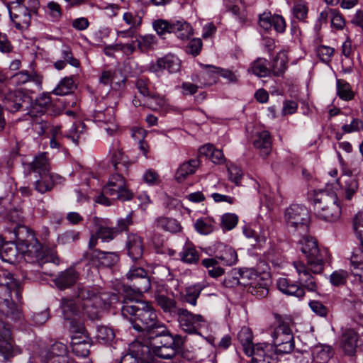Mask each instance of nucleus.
I'll list each match as a JSON object with an SVG mask.
<instances>
[{"instance_id":"nucleus-3","label":"nucleus","mask_w":363,"mask_h":363,"mask_svg":"<svg viewBox=\"0 0 363 363\" xmlns=\"http://www.w3.org/2000/svg\"><path fill=\"white\" fill-rule=\"evenodd\" d=\"M0 290L4 292L0 296V309L7 316L13 320H20L22 317L21 310L11 300V293L14 291L18 301L21 298V287L10 273L4 272L0 275Z\"/></svg>"},{"instance_id":"nucleus-10","label":"nucleus","mask_w":363,"mask_h":363,"mask_svg":"<svg viewBox=\"0 0 363 363\" xmlns=\"http://www.w3.org/2000/svg\"><path fill=\"white\" fill-rule=\"evenodd\" d=\"M179 335L175 337L172 335L165 336L160 340H155L154 342L150 344L153 353L155 356L165 359L173 358L178 352L177 340H180Z\"/></svg>"},{"instance_id":"nucleus-62","label":"nucleus","mask_w":363,"mask_h":363,"mask_svg":"<svg viewBox=\"0 0 363 363\" xmlns=\"http://www.w3.org/2000/svg\"><path fill=\"white\" fill-rule=\"evenodd\" d=\"M349 274L346 271H335L330 275V282L333 286H338L346 283Z\"/></svg>"},{"instance_id":"nucleus-33","label":"nucleus","mask_w":363,"mask_h":363,"mask_svg":"<svg viewBox=\"0 0 363 363\" xmlns=\"http://www.w3.org/2000/svg\"><path fill=\"white\" fill-rule=\"evenodd\" d=\"M10 16L17 29L24 30L29 27L30 14L26 8H20L18 13L10 12Z\"/></svg>"},{"instance_id":"nucleus-51","label":"nucleus","mask_w":363,"mask_h":363,"mask_svg":"<svg viewBox=\"0 0 363 363\" xmlns=\"http://www.w3.org/2000/svg\"><path fill=\"white\" fill-rule=\"evenodd\" d=\"M251 69L253 74L259 77H266L270 73V69L267 67L266 61L262 59L255 60Z\"/></svg>"},{"instance_id":"nucleus-46","label":"nucleus","mask_w":363,"mask_h":363,"mask_svg":"<svg viewBox=\"0 0 363 363\" xmlns=\"http://www.w3.org/2000/svg\"><path fill=\"white\" fill-rule=\"evenodd\" d=\"M59 357H64L65 359H69L67 346L61 342L53 344L45 356V357L50 358H57Z\"/></svg>"},{"instance_id":"nucleus-18","label":"nucleus","mask_w":363,"mask_h":363,"mask_svg":"<svg viewBox=\"0 0 363 363\" xmlns=\"http://www.w3.org/2000/svg\"><path fill=\"white\" fill-rule=\"evenodd\" d=\"M129 351L133 354L140 363L156 362L153 351L150 347L140 341H134L130 345Z\"/></svg>"},{"instance_id":"nucleus-7","label":"nucleus","mask_w":363,"mask_h":363,"mask_svg":"<svg viewBox=\"0 0 363 363\" xmlns=\"http://www.w3.org/2000/svg\"><path fill=\"white\" fill-rule=\"evenodd\" d=\"M284 218L288 228L299 231L300 235L308 231L310 216L308 209L298 204H293L286 208Z\"/></svg>"},{"instance_id":"nucleus-8","label":"nucleus","mask_w":363,"mask_h":363,"mask_svg":"<svg viewBox=\"0 0 363 363\" xmlns=\"http://www.w3.org/2000/svg\"><path fill=\"white\" fill-rule=\"evenodd\" d=\"M127 173L116 172L112 174L103 188V192L106 195L112 197L113 199L122 201L130 200L133 197V193L128 189L124 175Z\"/></svg>"},{"instance_id":"nucleus-11","label":"nucleus","mask_w":363,"mask_h":363,"mask_svg":"<svg viewBox=\"0 0 363 363\" xmlns=\"http://www.w3.org/2000/svg\"><path fill=\"white\" fill-rule=\"evenodd\" d=\"M174 315L177 316V320L180 328L188 333H196L203 323L204 318L199 314H194L186 308H180Z\"/></svg>"},{"instance_id":"nucleus-44","label":"nucleus","mask_w":363,"mask_h":363,"mask_svg":"<svg viewBox=\"0 0 363 363\" xmlns=\"http://www.w3.org/2000/svg\"><path fill=\"white\" fill-rule=\"evenodd\" d=\"M172 33H175L177 38L185 40L192 35V28L188 23L177 21L174 23Z\"/></svg>"},{"instance_id":"nucleus-13","label":"nucleus","mask_w":363,"mask_h":363,"mask_svg":"<svg viewBox=\"0 0 363 363\" xmlns=\"http://www.w3.org/2000/svg\"><path fill=\"white\" fill-rule=\"evenodd\" d=\"M95 121L98 127L105 130L108 135H113L118 130L115 121V111L113 108H108L104 111H99L95 115Z\"/></svg>"},{"instance_id":"nucleus-41","label":"nucleus","mask_w":363,"mask_h":363,"mask_svg":"<svg viewBox=\"0 0 363 363\" xmlns=\"http://www.w3.org/2000/svg\"><path fill=\"white\" fill-rule=\"evenodd\" d=\"M116 299L115 294H109L106 292H99L97 289L92 299V303L95 304L101 309L104 308L106 305L110 304L112 301Z\"/></svg>"},{"instance_id":"nucleus-5","label":"nucleus","mask_w":363,"mask_h":363,"mask_svg":"<svg viewBox=\"0 0 363 363\" xmlns=\"http://www.w3.org/2000/svg\"><path fill=\"white\" fill-rule=\"evenodd\" d=\"M300 250L305 255L307 264L306 266L309 272L318 274L323 272L324 261L327 255L325 250H320L316 240L310 236H303L298 242Z\"/></svg>"},{"instance_id":"nucleus-45","label":"nucleus","mask_w":363,"mask_h":363,"mask_svg":"<svg viewBox=\"0 0 363 363\" xmlns=\"http://www.w3.org/2000/svg\"><path fill=\"white\" fill-rule=\"evenodd\" d=\"M180 257L184 262L195 264L199 259V253L194 247L185 245L180 252Z\"/></svg>"},{"instance_id":"nucleus-35","label":"nucleus","mask_w":363,"mask_h":363,"mask_svg":"<svg viewBox=\"0 0 363 363\" xmlns=\"http://www.w3.org/2000/svg\"><path fill=\"white\" fill-rule=\"evenodd\" d=\"M145 332L150 340V344L153 343L156 339L161 340L165 336L172 335L166 326L159 320L157 321L155 325L150 327V328H148Z\"/></svg>"},{"instance_id":"nucleus-53","label":"nucleus","mask_w":363,"mask_h":363,"mask_svg":"<svg viewBox=\"0 0 363 363\" xmlns=\"http://www.w3.org/2000/svg\"><path fill=\"white\" fill-rule=\"evenodd\" d=\"M238 217L234 213H227L221 217V227L226 230L233 229L238 224Z\"/></svg>"},{"instance_id":"nucleus-24","label":"nucleus","mask_w":363,"mask_h":363,"mask_svg":"<svg viewBox=\"0 0 363 363\" xmlns=\"http://www.w3.org/2000/svg\"><path fill=\"white\" fill-rule=\"evenodd\" d=\"M126 247L128 255L134 261L142 258L144 252V245L142 238L135 234L128 235Z\"/></svg>"},{"instance_id":"nucleus-50","label":"nucleus","mask_w":363,"mask_h":363,"mask_svg":"<svg viewBox=\"0 0 363 363\" xmlns=\"http://www.w3.org/2000/svg\"><path fill=\"white\" fill-rule=\"evenodd\" d=\"M203 67L209 69L208 74L211 76L214 74H220L223 77L227 79L230 82H234L237 80L234 73L229 69H223L210 65H203Z\"/></svg>"},{"instance_id":"nucleus-14","label":"nucleus","mask_w":363,"mask_h":363,"mask_svg":"<svg viewBox=\"0 0 363 363\" xmlns=\"http://www.w3.org/2000/svg\"><path fill=\"white\" fill-rule=\"evenodd\" d=\"M18 352V349L13 346L10 330L0 320V353L9 359Z\"/></svg>"},{"instance_id":"nucleus-27","label":"nucleus","mask_w":363,"mask_h":363,"mask_svg":"<svg viewBox=\"0 0 363 363\" xmlns=\"http://www.w3.org/2000/svg\"><path fill=\"white\" fill-rule=\"evenodd\" d=\"M157 305L163 311V312L174 315L177 311L180 308L177 307V301L167 295L155 292L154 295Z\"/></svg>"},{"instance_id":"nucleus-61","label":"nucleus","mask_w":363,"mask_h":363,"mask_svg":"<svg viewBox=\"0 0 363 363\" xmlns=\"http://www.w3.org/2000/svg\"><path fill=\"white\" fill-rule=\"evenodd\" d=\"M96 233L99 238L105 241L112 240L118 235L114 228L102 225L99 227Z\"/></svg>"},{"instance_id":"nucleus-28","label":"nucleus","mask_w":363,"mask_h":363,"mask_svg":"<svg viewBox=\"0 0 363 363\" xmlns=\"http://www.w3.org/2000/svg\"><path fill=\"white\" fill-rule=\"evenodd\" d=\"M199 164L200 161L198 158L191 159L188 162L182 163L175 173V179L178 182H182L189 175L196 172Z\"/></svg>"},{"instance_id":"nucleus-36","label":"nucleus","mask_w":363,"mask_h":363,"mask_svg":"<svg viewBox=\"0 0 363 363\" xmlns=\"http://www.w3.org/2000/svg\"><path fill=\"white\" fill-rule=\"evenodd\" d=\"M238 338L241 343L245 353L248 355L256 349L252 343V334L249 328H242L238 334Z\"/></svg>"},{"instance_id":"nucleus-39","label":"nucleus","mask_w":363,"mask_h":363,"mask_svg":"<svg viewBox=\"0 0 363 363\" xmlns=\"http://www.w3.org/2000/svg\"><path fill=\"white\" fill-rule=\"evenodd\" d=\"M31 166L33 172L39 173L40 175L48 174L50 167L46 153L36 156Z\"/></svg>"},{"instance_id":"nucleus-32","label":"nucleus","mask_w":363,"mask_h":363,"mask_svg":"<svg viewBox=\"0 0 363 363\" xmlns=\"http://www.w3.org/2000/svg\"><path fill=\"white\" fill-rule=\"evenodd\" d=\"M60 306L64 318L66 320L72 319L74 317H79L82 313L80 307L77 305L74 300L71 298H62Z\"/></svg>"},{"instance_id":"nucleus-25","label":"nucleus","mask_w":363,"mask_h":363,"mask_svg":"<svg viewBox=\"0 0 363 363\" xmlns=\"http://www.w3.org/2000/svg\"><path fill=\"white\" fill-rule=\"evenodd\" d=\"M338 182L341 187L344 189L345 198L350 201L356 195L359 189V182L355 175H342Z\"/></svg>"},{"instance_id":"nucleus-20","label":"nucleus","mask_w":363,"mask_h":363,"mask_svg":"<svg viewBox=\"0 0 363 363\" xmlns=\"http://www.w3.org/2000/svg\"><path fill=\"white\" fill-rule=\"evenodd\" d=\"M148 80L143 79H138L135 82V86L140 94L145 96L148 99L147 106L152 110H156L157 107H161L164 105L163 99L156 94H150L147 87Z\"/></svg>"},{"instance_id":"nucleus-63","label":"nucleus","mask_w":363,"mask_h":363,"mask_svg":"<svg viewBox=\"0 0 363 363\" xmlns=\"http://www.w3.org/2000/svg\"><path fill=\"white\" fill-rule=\"evenodd\" d=\"M114 337V333L112 329L106 326H100L97 328L96 338L104 342L111 341Z\"/></svg>"},{"instance_id":"nucleus-40","label":"nucleus","mask_w":363,"mask_h":363,"mask_svg":"<svg viewBox=\"0 0 363 363\" xmlns=\"http://www.w3.org/2000/svg\"><path fill=\"white\" fill-rule=\"evenodd\" d=\"M337 94L345 101L352 100L354 96V93L350 84L344 79L337 80Z\"/></svg>"},{"instance_id":"nucleus-34","label":"nucleus","mask_w":363,"mask_h":363,"mask_svg":"<svg viewBox=\"0 0 363 363\" xmlns=\"http://www.w3.org/2000/svg\"><path fill=\"white\" fill-rule=\"evenodd\" d=\"M287 63L288 57L286 54L284 52H280L274 58L270 72L276 77L281 76L287 68Z\"/></svg>"},{"instance_id":"nucleus-15","label":"nucleus","mask_w":363,"mask_h":363,"mask_svg":"<svg viewBox=\"0 0 363 363\" xmlns=\"http://www.w3.org/2000/svg\"><path fill=\"white\" fill-rule=\"evenodd\" d=\"M13 233L19 245L26 247V250L31 251L29 247L39 245L33 232L24 225L17 224L13 228Z\"/></svg>"},{"instance_id":"nucleus-58","label":"nucleus","mask_w":363,"mask_h":363,"mask_svg":"<svg viewBox=\"0 0 363 363\" xmlns=\"http://www.w3.org/2000/svg\"><path fill=\"white\" fill-rule=\"evenodd\" d=\"M201 288L200 286L189 287L186 289L184 299L186 303L192 306L196 305L197 299L201 294Z\"/></svg>"},{"instance_id":"nucleus-17","label":"nucleus","mask_w":363,"mask_h":363,"mask_svg":"<svg viewBox=\"0 0 363 363\" xmlns=\"http://www.w3.org/2000/svg\"><path fill=\"white\" fill-rule=\"evenodd\" d=\"M35 247L36 264L42 269L46 264L52 263L55 265L59 264V258L55 249L46 246H33Z\"/></svg>"},{"instance_id":"nucleus-55","label":"nucleus","mask_w":363,"mask_h":363,"mask_svg":"<svg viewBox=\"0 0 363 363\" xmlns=\"http://www.w3.org/2000/svg\"><path fill=\"white\" fill-rule=\"evenodd\" d=\"M308 11L307 3L303 1L296 2L293 6V13L300 21H303L307 17Z\"/></svg>"},{"instance_id":"nucleus-4","label":"nucleus","mask_w":363,"mask_h":363,"mask_svg":"<svg viewBox=\"0 0 363 363\" xmlns=\"http://www.w3.org/2000/svg\"><path fill=\"white\" fill-rule=\"evenodd\" d=\"M314 206L317 216L326 221H336L341 216L337 194L333 191L320 190L316 192Z\"/></svg>"},{"instance_id":"nucleus-21","label":"nucleus","mask_w":363,"mask_h":363,"mask_svg":"<svg viewBox=\"0 0 363 363\" xmlns=\"http://www.w3.org/2000/svg\"><path fill=\"white\" fill-rule=\"evenodd\" d=\"M214 259H217L220 264L232 266L238 260L235 250L230 246L219 243L217 246Z\"/></svg>"},{"instance_id":"nucleus-31","label":"nucleus","mask_w":363,"mask_h":363,"mask_svg":"<svg viewBox=\"0 0 363 363\" xmlns=\"http://www.w3.org/2000/svg\"><path fill=\"white\" fill-rule=\"evenodd\" d=\"M333 354V350L330 346L317 345L312 350L313 361L314 363H328Z\"/></svg>"},{"instance_id":"nucleus-12","label":"nucleus","mask_w":363,"mask_h":363,"mask_svg":"<svg viewBox=\"0 0 363 363\" xmlns=\"http://www.w3.org/2000/svg\"><path fill=\"white\" fill-rule=\"evenodd\" d=\"M84 258L87 260L90 264L96 267H110L116 264L119 260V256L117 253L99 250L86 252L84 255Z\"/></svg>"},{"instance_id":"nucleus-48","label":"nucleus","mask_w":363,"mask_h":363,"mask_svg":"<svg viewBox=\"0 0 363 363\" xmlns=\"http://www.w3.org/2000/svg\"><path fill=\"white\" fill-rule=\"evenodd\" d=\"M91 343L88 340L72 342L73 352L79 357H86L90 352Z\"/></svg>"},{"instance_id":"nucleus-29","label":"nucleus","mask_w":363,"mask_h":363,"mask_svg":"<svg viewBox=\"0 0 363 363\" xmlns=\"http://www.w3.org/2000/svg\"><path fill=\"white\" fill-rule=\"evenodd\" d=\"M254 146L259 149L260 155L263 157L269 155L272 150V140L270 133L268 131H262L257 135L253 141Z\"/></svg>"},{"instance_id":"nucleus-59","label":"nucleus","mask_w":363,"mask_h":363,"mask_svg":"<svg viewBox=\"0 0 363 363\" xmlns=\"http://www.w3.org/2000/svg\"><path fill=\"white\" fill-rule=\"evenodd\" d=\"M84 127V124L82 122L74 123L69 130L68 138H71L75 144H78L80 135L83 133Z\"/></svg>"},{"instance_id":"nucleus-57","label":"nucleus","mask_w":363,"mask_h":363,"mask_svg":"<svg viewBox=\"0 0 363 363\" xmlns=\"http://www.w3.org/2000/svg\"><path fill=\"white\" fill-rule=\"evenodd\" d=\"M133 286L139 294L147 292L151 287L150 279L147 276V274L139 279L135 280V282L133 283Z\"/></svg>"},{"instance_id":"nucleus-23","label":"nucleus","mask_w":363,"mask_h":363,"mask_svg":"<svg viewBox=\"0 0 363 363\" xmlns=\"http://www.w3.org/2000/svg\"><path fill=\"white\" fill-rule=\"evenodd\" d=\"M78 279V272L75 269L69 267L66 270L61 272L54 279V283L59 289L64 290L72 286L77 282Z\"/></svg>"},{"instance_id":"nucleus-43","label":"nucleus","mask_w":363,"mask_h":363,"mask_svg":"<svg viewBox=\"0 0 363 363\" xmlns=\"http://www.w3.org/2000/svg\"><path fill=\"white\" fill-rule=\"evenodd\" d=\"M138 48L142 52H145L154 48L157 40L153 35H140L135 40Z\"/></svg>"},{"instance_id":"nucleus-42","label":"nucleus","mask_w":363,"mask_h":363,"mask_svg":"<svg viewBox=\"0 0 363 363\" xmlns=\"http://www.w3.org/2000/svg\"><path fill=\"white\" fill-rule=\"evenodd\" d=\"M157 225L170 233H177L181 230L179 223L174 218H160L157 220Z\"/></svg>"},{"instance_id":"nucleus-64","label":"nucleus","mask_w":363,"mask_h":363,"mask_svg":"<svg viewBox=\"0 0 363 363\" xmlns=\"http://www.w3.org/2000/svg\"><path fill=\"white\" fill-rule=\"evenodd\" d=\"M330 16L331 18V24L334 28L337 30H342L344 28L345 21L338 11L330 9Z\"/></svg>"},{"instance_id":"nucleus-30","label":"nucleus","mask_w":363,"mask_h":363,"mask_svg":"<svg viewBox=\"0 0 363 363\" xmlns=\"http://www.w3.org/2000/svg\"><path fill=\"white\" fill-rule=\"evenodd\" d=\"M240 283L245 286H248L247 291L258 298L266 297L269 293L267 284L260 278L250 283L245 281Z\"/></svg>"},{"instance_id":"nucleus-2","label":"nucleus","mask_w":363,"mask_h":363,"mask_svg":"<svg viewBox=\"0 0 363 363\" xmlns=\"http://www.w3.org/2000/svg\"><path fill=\"white\" fill-rule=\"evenodd\" d=\"M293 265L298 273L299 284L286 278H280L277 281L278 289L283 294L298 298H302L305 296V289L310 291H315L318 289L317 283L306 264L301 261H295Z\"/></svg>"},{"instance_id":"nucleus-49","label":"nucleus","mask_w":363,"mask_h":363,"mask_svg":"<svg viewBox=\"0 0 363 363\" xmlns=\"http://www.w3.org/2000/svg\"><path fill=\"white\" fill-rule=\"evenodd\" d=\"M53 188V183L50 182L48 174L40 175V178L35 182V189L41 194L50 191Z\"/></svg>"},{"instance_id":"nucleus-60","label":"nucleus","mask_w":363,"mask_h":363,"mask_svg":"<svg viewBox=\"0 0 363 363\" xmlns=\"http://www.w3.org/2000/svg\"><path fill=\"white\" fill-rule=\"evenodd\" d=\"M34 77L35 75L29 74L28 71L23 70L13 74L11 77V79L16 85L20 86L29 81L34 80Z\"/></svg>"},{"instance_id":"nucleus-37","label":"nucleus","mask_w":363,"mask_h":363,"mask_svg":"<svg viewBox=\"0 0 363 363\" xmlns=\"http://www.w3.org/2000/svg\"><path fill=\"white\" fill-rule=\"evenodd\" d=\"M52 100L49 94H43L36 99L34 104L29 109V114L34 116L37 113H45L46 109L51 106Z\"/></svg>"},{"instance_id":"nucleus-26","label":"nucleus","mask_w":363,"mask_h":363,"mask_svg":"<svg viewBox=\"0 0 363 363\" xmlns=\"http://www.w3.org/2000/svg\"><path fill=\"white\" fill-rule=\"evenodd\" d=\"M274 352L269 350L268 346L264 347L257 345L256 349L248 356H251V363H277Z\"/></svg>"},{"instance_id":"nucleus-47","label":"nucleus","mask_w":363,"mask_h":363,"mask_svg":"<svg viewBox=\"0 0 363 363\" xmlns=\"http://www.w3.org/2000/svg\"><path fill=\"white\" fill-rule=\"evenodd\" d=\"M74 86V81L71 77H65L61 80L58 86L53 90L56 95H67L69 94Z\"/></svg>"},{"instance_id":"nucleus-56","label":"nucleus","mask_w":363,"mask_h":363,"mask_svg":"<svg viewBox=\"0 0 363 363\" xmlns=\"http://www.w3.org/2000/svg\"><path fill=\"white\" fill-rule=\"evenodd\" d=\"M173 24L169 23L165 20H158L154 22L153 27L157 33L162 36L166 33H171L173 31Z\"/></svg>"},{"instance_id":"nucleus-54","label":"nucleus","mask_w":363,"mask_h":363,"mask_svg":"<svg viewBox=\"0 0 363 363\" xmlns=\"http://www.w3.org/2000/svg\"><path fill=\"white\" fill-rule=\"evenodd\" d=\"M362 130L363 121L358 118H352L350 123H347L342 126V130L344 133H352Z\"/></svg>"},{"instance_id":"nucleus-6","label":"nucleus","mask_w":363,"mask_h":363,"mask_svg":"<svg viewBox=\"0 0 363 363\" xmlns=\"http://www.w3.org/2000/svg\"><path fill=\"white\" fill-rule=\"evenodd\" d=\"M277 325L271 330L274 354L290 353L294 348V335L288 321L277 318Z\"/></svg>"},{"instance_id":"nucleus-22","label":"nucleus","mask_w":363,"mask_h":363,"mask_svg":"<svg viewBox=\"0 0 363 363\" xmlns=\"http://www.w3.org/2000/svg\"><path fill=\"white\" fill-rule=\"evenodd\" d=\"M180 69V62L178 58L172 55H167L157 60L156 63L150 67V71L157 72L162 69H167L169 72H177Z\"/></svg>"},{"instance_id":"nucleus-16","label":"nucleus","mask_w":363,"mask_h":363,"mask_svg":"<svg viewBox=\"0 0 363 363\" xmlns=\"http://www.w3.org/2000/svg\"><path fill=\"white\" fill-rule=\"evenodd\" d=\"M359 335L354 329L345 330L340 338V347L346 355L353 356L359 346Z\"/></svg>"},{"instance_id":"nucleus-52","label":"nucleus","mask_w":363,"mask_h":363,"mask_svg":"<svg viewBox=\"0 0 363 363\" xmlns=\"http://www.w3.org/2000/svg\"><path fill=\"white\" fill-rule=\"evenodd\" d=\"M83 313L91 320H98L100 318L101 308L97 307L92 302L86 301L83 303Z\"/></svg>"},{"instance_id":"nucleus-1","label":"nucleus","mask_w":363,"mask_h":363,"mask_svg":"<svg viewBox=\"0 0 363 363\" xmlns=\"http://www.w3.org/2000/svg\"><path fill=\"white\" fill-rule=\"evenodd\" d=\"M121 314L135 330L141 332L155 325L158 320L156 311L147 302L130 298L123 300Z\"/></svg>"},{"instance_id":"nucleus-19","label":"nucleus","mask_w":363,"mask_h":363,"mask_svg":"<svg viewBox=\"0 0 363 363\" xmlns=\"http://www.w3.org/2000/svg\"><path fill=\"white\" fill-rule=\"evenodd\" d=\"M111 164L115 171L121 173H128L129 164L123 154L119 141L113 143L112 149L111 150Z\"/></svg>"},{"instance_id":"nucleus-9","label":"nucleus","mask_w":363,"mask_h":363,"mask_svg":"<svg viewBox=\"0 0 363 363\" xmlns=\"http://www.w3.org/2000/svg\"><path fill=\"white\" fill-rule=\"evenodd\" d=\"M1 107L11 113L26 112L29 114L32 106V98L21 89L8 91L4 97Z\"/></svg>"},{"instance_id":"nucleus-38","label":"nucleus","mask_w":363,"mask_h":363,"mask_svg":"<svg viewBox=\"0 0 363 363\" xmlns=\"http://www.w3.org/2000/svg\"><path fill=\"white\" fill-rule=\"evenodd\" d=\"M203 267L208 269V274L213 278H218L225 273V269L219 266L217 259L206 258L201 261Z\"/></svg>"}]
</instances>
